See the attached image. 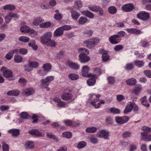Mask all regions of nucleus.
I'll list each match as a JSON object with an SVG mask.
<instances>
[{
	"mask_svg": "<svg viewBox=\"0 0 151 151\" xmlns=\"http://www.w3.org/2000/svg\"><path fill=\"white\" fill-rule=\"evenodd\" d=\"M85 52L88 54L89 53V50L85 48H80L78 50V52L80 54L79 55V60L82 63H87L90 59V57L87 56Z\"/></svg>",
	"mask_w": 151,
	"mask_h": 151,
	"instance_id": "obj_1",
	"label": "nucleus"
},
{
	"mask_svg": "<svg viewBox=\"0 0 151 151\" xmlns=\"http://www.w3.org/2000/svg\"><path fill=\"white\" fill-rule=\"evenodd\" d=\"M141 129L144 131L140 133L141 140L145 141H151V134H148L149 132H151V128L144 126L142 127Z\"/></svg>",
	"mask_w": 151,
	"mask_h": 151,
	"instance_id": "obj_2",
	"label": "nucleus"
},
{
	"mask_svg": "<svg viewBox=\"0 0 151 151\" xmlns=\"http://www.w3.org/2000/svg\"><path fill=\"white\" fill-rule=\"evenodd\" d=\"M52 33L50 32H47L40 37L41 42L43 44L48 43L52 37Z\"/></svg>",
	"mask_w": 151,
	"mask_h": 151,
	"instance_id": "obj_3",
	"label": "nucleus"
},
{
	"mask_svg": "<svg viewBox=\"0 0 151 151\" xmlns=\"http://www.w3.org/2000/svg\"><path fill=\"white\" fill-rule=\"evenodd\" d=\"M88 8L90 10L92 11L97 12H99L101 15H103L104 14V11L102 8L99 6L96 5H90L88 6Z\"/></svg>",
	"mask_w": 151,
	"mask_h": 151,
	"instance_id": "obj_4",
	"label": "nucleus"
},
{
	"mask_svg": "<svg viewBox=\"0 0 151 151\" xmlns=\"http://www.w3.org/2000/svg\"><path fill=\"white\" fill-rule=\"evenodd\" d=\"M109 132L105 130H100L96 134L97 136L99 138H103L106 139H109Z\"/></svg>",
	"mask_w": 151,
	"mask_h": 151,
	"instance_id": "obj_5",
	"label": "nucleus"
},
{
	"mask_svg": "<svg viewBox=\"0 0 151 151\" xmlns=\"http://www.w3.org/2000/svg\"><path fill=\"white\" fill-rule=\"evenodd\" d=\"M137 17L143 20H147L150 17L149 13L145 12H141L137 14Z\"/></svg>",
	"mask_w": 151,
	"mask_h": 151,
	"instance_id": "obj_6",
	"label": "nucleus"
},
{
	"mask_svg": "<svg viewBox=\"0 0 151 151\" xmlns=\"http://www.w3.org/2000/svg\"><path fill=\"white\" fill-rule=\"evenodd\" d=\"M128 120V117L126 116H124L122 117L117 116L115 117V119L116 123L119 124L126 123Z\"/></svg>",
	"mask_w": 151,
	"mask_h": 151,
	"instance_id": "obj_7",
	"label": "nucleus"
},
{
	"mask_svg": "<svg viewBox=\"0 0 151 151\" xmlns=\"http://www.w3.org/2000/svg\"><path fill=\"white\" fill-rule=\"evenodd\" d=\"M89 70V68L88 66L85 65L83 66L82 70V76L88 78L91 77L92 74H88Z\"/></svg>",
	"mask_w": 151,
	"mask_h": 151,
	"instance_id": "obj_8",
	"label": "nucleus"
},
{
	"mask_svg": "<svg viewBox=\"0 0 151 151\" xmlns=\"http://www.w3.org/2000/svg\"><path fill=\"white\" fill-rule=\"evenodd\" d=\"M123 11L125 12H130L134 9V5L132 4H129L123 5L122 7Z\"/></svg>",
	"mask_w": 151,
	"mask_h": 151,
	"instance_id": "obj_9",
	"label": "nucleus"
},
{
	"mask_svg": "<svg viewBox=\"0 0 151 151\" xmlns=\"http://www.w3.org/2000/svg\"><path fill=\"white\" fill-rule=\"evenodd\" d=\"M73 97V95L71 93L63 92L61 95L62 99L65 101H68L71 99Z\"/></svg>",
	"mask_w": 151,
	"mask_h": 151,
	"instance_id": "obj_10",
	"label": "nucleus"
},
{
	"mask_svg": "<svg viewBox=\"0 0 151 151\" xmlns=\"http://www.w3.org/2000/svg\"><path fill=\"white\" fill-rule=\"evenodd\" d=\"M142 90V88L140 85H136L133 88L132 93L136 95H138Z\"/></svg>",
	"mask_w": 151,
	"mask_h": 151,
	"instance_id": "obj_11",
	"label": "nucleus"
},
{
	"mask_svg": "<svg viewBox=\"0 0 151 151\" xmlns=\"http://www.w3.org/2000/svg\"><path fill=\"white\" fill-rule=\"evenodd\" d=\"M29 133L32 135H35L37 137H42L43 135L38 129H33L29 131Z\"/></svg>",
	"mask_w": 151,
	"mask_h": 151,
	"instance_id": "obj_12",
	"label": "nucleus"
},
{
	"mask_svg": "<svg viewBox=\"0 0 151 151\" xmlns=\"http://www.w3.org/2000/svg\"><path fill=\"white\" fill-rule=\"evenodd\" d=\"M91 78L88 79L87 83L89 86H92L94 85L96 82V75H91Z\"/></svg>",
	"mask_w": 151,
	"mask_h": 151,
	"instance_id": "obj_13",
	"label": "nucleus"
},
{
	"mask_svg": "<svg viewBox=\"0 0 151 151\" xmlns=\"http://www.w3.org/2000/svg\"><path fill=\"white\" fill-rule=\"evenodd\" d=\"M126 30L129 33L137 35H139L142 32L140 30L136 28H127Z\"/></svg>",
	"mask_w": 151,
	"mask_h": 151,
	"instance_id": "obj_14",
	"label": "nucleus"
},
{
	"mask_svg": "<svg viewBox=\"0 0 151 151\" xmlns=\"http://www.w3.org/2000/svg\"><path fill=\"white\" fill-rule=\"evenodd\" d=\"M119 38L117 35H115L111 36L109 39L110 42L112 44H117L119 42L118 38Z\"/></svg>",
	"mask_w": 151,
	"mask_h": 151,
	"instance_id": "obj_15",
	"label": "nucleus"
},
{
	"mask_svg": "<svg viewBox=\"0 0 151 151\" xmlns=\"http://www.w3.org/2000/svg\"><path fill=\"white\" fill-rule=\"evenodd\" d=\"M70 12L72 18L74 20H77L80 16L79 13L74 10L72 8L70 9Z\"/></svg>",
	"mask_w": 151,
	"mask_h": 151,
	"instance_id": "obj_16",
	"label": "nucleus"
},
{
	"mask_svg": "<svg viewBox=\"0 0 151 151\" xmlns=\"http://www.w3.org/2000/svg\"><path fill=\"white\" fill-rule=\"evenodd\" d=\"M67 65L70 68L75 70H78L79 68V65L75 63L68 62Z\"/></svg>",
	"mask_w": 151,
	"mask_h": 151,
	"instance_id": "obj_17",
	"label": "nucleus"
},
{
	"mask_svg": "<svg viewBox=\"0 0 151 151\" xmlns=\"http://www.w3.org/2000/svg\"><path fill=\"white\" fill-rule=\"evenodd\" d=\"M63 33V31L61 27L57 28L54 32L53 35L57 37L60 36Z\"/></svg>",
	"mask_w": 151,
	"mask_h": 151,
	"instance_id": "obj_18",
	"label": "nucleus"
},
{
	"mask_svg": "<svg viewBox=\"0 0 151 151\" xmlns=\"http://www.w3.org/2000/svg\"><path fill=\"white\" fill-rule=\"evenodd\" d=\"M3 76L4 77L8 78L13 76V73L10 70H6L3 72Z\"/></svg>",
	"mask_w": 151,
	"mask_h": 151,
	"instance_id": "obj_19",
	"label": "nucleus"
},
{
	"mask_svg": "<svg viewBox=\"0 0 151 151\" xmlns=\"http://www.w3.org/2000/svg\"><path fill=\"white\" fill-rule=\"evenodd\" d=\"M54 78V77L52 76H48L46 77L45 79H42L40 81L42 85L43 84L53 81Z\"/></svg>",
	"mask_w": 151,
	"mask_h": 151,
	"instance_id": "obj_20",
	"label": "nucleus"
},
{
	"mask_svg": "<svg viewBox=\"0 0 151 151\" xmlns=\"http://www.w3.org/2000/svg\"><path fill=\"white\" fill-rule=\"evenodd\" d=\"M83 43L85 44H86V47L89 49L93 48L95 45V43L94 42L87 40L84 41Z\"/></svg>",
	"mask_w": 151,
	"mask_h": 151,
	"instance_id": "obj_21",
	"label": "nucleus"
},
{
	"mask_svg": "<svg viewBox=\"0 0 151 151\" xmlns=\"http://www.w3.org/2000/svg\"><path fill=\"white\" fill-rule=\"evenodd\" d=\"M44 21V20L40 17H37L34 19L32 22L33 24L36 26L40 25V23Z\"/></svg>",
	"mask_w": 151,
	"mask_h": 151,
	"instance_id": "obj_22",
	"label": "nucleus"
},
{
	"mask_svg": "<svg viewBox=\"0 0 151 151\" xmlns=\"http://www.w3.org/2000/svg\"><path fill=\"white\" fill-rule=\"evenodd\" d=\"M81 13L83 15L90 18H92L94 17L93 14L88 10L83 11L81 12Z\"/></svg>",
	"mask_w": 151,
	"mask_h": 151,
	"instance_id": "obj_23",
	"label": "nucleus"
},
{
	"mask_svg": "<svg viewBox=\"0 0 151 151\" xmlns=\"http://www.w3.org/2000/svg\"><path fill=\"white\" fill-rule=\"evenodd\" d=\"M132 109V103H130V104H128L126 106L125 109L124 110V112L125 114H127L131 112Z\"/></svg>",
	"mask_w": 151,
	"mask_h": 151,
	"instance_id": "obj_24",
	"label": "nucleus"
},
{
	"mask_svg": "<svg viewBox=\"0 0 151 151\" xmlns=\"http://www.w3.org/2000/svg\"><path fill=\"white\" fill-rule=\"evenodd\" d=\"M34 92L33 89L31 88H28L23 90L24 94L26 96H28L33 94Z\"/></svg>",
	"mask_w": 151,
	"mask_h": 151,
	"instance_id": "obj_25",
	"label": "nucleus"
},
{
	"mask_svg": "<svg viewBox=\"0 0 151 151\" xmlns=\"http://www.w3.org/2000/svg\"><path fill=\"white\" fill-rule=\"evenodd\" d=\"M51 25V24L50 22H47L40 24L39 26L41 28H47L50 27Z\"/></svg>",
	"mask_w": 151,
	"mask_h": 151,
	"instance_id": "obj_26",
	"label": "nucleus"
},
{
	"mask_svg": "<svg viewBox=\"0 0 151 151\" xmlns=\"http://www.w3.org/2000/svg\"><path fill=\"white\" fill-rule=\"evenodd\" d=\"M19 93V92L18 90H11L8 91L7 94L9 96H17Z\"/></svg>",
	"mask_w": 151,
	"mask_h": 151,
	"instance_id": "obj_27",
	"label": "nucleus"
},
{
	"mask_svg": "<svg viewBox=\"0 0 151 151\" xmlns=\"http://www.w3.org/2000/svg\"><path fill=\"white\" fill-rule=\"evenodd\" d=\"M126 83L130 86H133L136 83V80L135 79L132 78L127 79L126 81Z\"/></svg>",
	"mask_w": 151,
	"mask_h": 151,
	"instance_id": "obj_28",
	"label": "nucleus"
},
{
	"mask_svg": "<svg viewBox=\"0 0 151 151\" xmlns=\"http://www.w3.org/2000/svg\"><path fill=\"white\" fill-rule=\"evenodd\" d=\"M109 112L113 114H119L120 113V110L118 109L112 107L109 109Z\"/></svg>",
	"mask_w": 151,
	"mask_h": 151,
	"instance_id": "obj_29",
	"label": "nucleus"
},
{
	"mask_svg": "<svg viewBox=\"0 0 151 151\" xmlns=\"http://www.w3.org/2000/svg\"><path fill=\"white\" fill-rule=\"evenodd\" d=\"M15 52H17V50L15 49L14 50H12L8 52L5 56L6 58L8 60L11 59L13 56V54H14Z\"/></svg>",
	"mask_w": 151,
	"mask_h": 151,
	"instance_id": "obj_30",
	"label": "nucleus"
},
{
	"mask_svg": "<svg viewBox=\"0 0 151 151\" xmlns=\"http://www.w3.org/2000/svg\"><path fill=\"white\" fill-rule=\"evenodd\" d=\"M9 133L12 134V136L17 137L19 134V129H11L9 131Z\"/></svg>",
	"mask_w": 151,
	"mask_h": 151,
	"instance_id": "obj_31",
	"label": "nucleus"
},
{
	"mask_svg": "<svg viewBox=\"0 0 151 151\" xmlns=\"http://www.w3.org/2000/svg\"><path fill=\"white\" fill-rule=\"evenodd\" d=\"M97 129L94 127H91L87 128L86 130V132L89 133H93L96 131Z\"/></svg>",
	"mask_w": 151,
	"mask_h": 151,
	"instance_id": "obj_32",
	"label": "nucleus"
},
{
	"mask_svg": "<svg viewBox=\"0 0 151 151\" xmlns=\"http://www.w3.org/2000/svg\"><path fill=\"white\" fill-rule=\"evenodd\" d=\"M19 41L24 42H28L30 40L29 38L26 36H22L20 37L18 39Z\"/></svg>",
	"mask_w": 151,
	"mask_h": 151,
	"instance_id": "obj_33",
	"label": "nucleus"
},
{
	"mask_svg": "<svg viewBox=\"0 0 151 151\" xmlns=\"http://www.w3.org/2000/svg\"><path fill=\"white\" fill-rule=\"evenodd\" d=\"M103 51V50H100V52L102 53L101 51ZM102 58L104 61H106L108 60L109 58V56L107 53L106 52L102 53Z\"/></svg>",
	"mask_w": 151,
	"mask_h": 151,
	"instance_id": "obj_34",
	"label": "nucleus"
},
{
	"mask_svg": "<svg viewBox=\"0 0 151 151\" xmlns=\"http://www.w3.org/2000/svg\"><path fill=\"white\" fill-rule=\"evenodd\" d=\"M108 12L111 14H114L116 13L117 10L116 8L114 6H111L108 8Z\"/></svg>",
	"mask_w": 151,
	"mask_h": 151,
	"instance_id": "obj_35",
	"label": "nucleus"
},
{
	"mask_svg": "<svg viewBox=\"0 0 151 151\" xmlns=\"http://www.w3.org/2000/svg\"><path fill=\"white\" fill-rule=\"evenodd\" d=\"M64 122L66 125L68 126L72 125H74L75 126H78L79 125V124H75L74 122H72L70 120H65L64 121Z\"/></svg>",
	"mask_w": 151,
	"mask_h": 151,
	"instance_id": "obj_36",
	"label": "nucleus"
},
{
	"mask_svg": "<svg viewBox=\"0 0 151 151\" xmlns=\"http://www.w3.org/2000/svg\"><path fill=\"white\" fill-rule=\"evenodd\" d=\"M87 19L85 17H81L78 19V22L80 24L83 25L87 21Z\"/></svg>",
	"mask_w": 151,
	"mask_h": 151,
	"instance_id": "obj_37",
	"label": "nucleus"
},
{
	"mask_svg": "<svg viewBox=\"0 0 151 151\" xmlns=\"http://www.w3.org/2000/svg\"><path fill=\"white\" fill-rule=\"evenodd\" d=\"M28 63H29V66L32 67V68H37L39 65L38 63L37 62L35 61H29Z\"/></svg>",
	"mask_w": 151,
	"mask_h": 151,
	"instance_id": "obj_38",
	"label": "nucleus"
},
{
	"mask_svg": "<svg viewBox=\"0 0 151 151\" xmlns=\"http://www.w3.org/2000/svg\"><path fill=\"white\" fill-rule=\"evenodd\" d=\"M23 58L21 56L16 55L14 57V60L17 63H20L22 61Z\"/></svg>",
	"mask_w": 151,
	"mask_h": 151,
	"instance_id": "obj_39",
	"label": "nucleus"
},
{
	"mask_svg": "<svg viewBox=\"0 0 151 151\" xmlns=\"http://www.w3.org/2000/svg\"><path fill=\"white\" fill-rule=\"evenodd\" d=\"M46 136L47 137L50 139H53V140L57 142L58 141V138L56 137L54 135H53L52 134H50L48 132H47L46 134Z\"/></svg>",
	"mask_w": 151,
	"mask_h": 151,
	"instance_id": "obj_40",
	"label": "nucleus"
},
{
	"mask_svg": "<svg viewBox=\"0 0 151 151\" xmlns=\"http://www.w3.org/2000/svg\"><path fill=\"white\" fill-rule=\"evenodd\" d=\"M69 79L72 80H75L79 78V76L76 74L74 73L70 74L68 76Z\"/></svg>",
	"mask_w": 151,
	"mask_h": 151,
	"instance_id": "obj_41",
	"label": "nucleus"
},
{
	"mask_svg": "<svg viewBox=\"0 0 151 151\" xmlns=\"http://www.w3.org/2000/svg\"><path fill=\"white\" fill-rule=\"evenodd\" d=\"M3 9L4 10L9 9L12 11L14 10L15 9V7L14 5L9 4L4 6Z\"/></svg>",
	"mask_w": 151,
	"mask_h": 151,
	"instance_id": "obj_42",
	"label": "nucleus"
},
{
	"mask_svg": "<svg viewBox=\"0 0 151 151\" xmlns=\"http://www.w3.org/2000/svg\"><path fill=\"white\" fill-rule=\"evenodd\" d=\"M62 136L63 137L69 139L72 137V134L71 132H65L63 133Z\"/></svg>",
	"mask_w": 151,
	"mask_h": 151,
	"instance_id": "obj_43",
	"label": "nucleus"
},
{
	"mask_svg": "<svg viewBox=\"0 0 151 151\" xmlns=\"http://www.w3.org/2000/svg\"><path fill=\"white\" fill-rule=\"evenodd\" d=\"M52 126L54 127L57 129H63L65 128L64 126H61L59 124L58 122H55L52 124Z\"/></svg>",
	"mask_w": 151,
	"mask_h": 151,
	"instance_id": "obj_44",
	"label": "nucleus"
},
{
	"mask_svg": "<svg viewBox=\"0 0 151 151\" xmlns=\"http://www.w3.org/2000/svg\"><path fill=\"white\" fill-rule=\"evenodd\" d=\"M51 65L49 63L44 64L43 66V68L44 69V71H46L47 72H48V71L51 69Z\"/></svg>",
	"mask_w": 151,
	"mask_h": 151,
	"instance_id": "obj_45",
	"label": "nucleus"
},
{
	"mask_svg": "<svg viewBox=\"0 0 151 151\" xmlns=\"http://www.w3.org/2000/svg\"><path fill=\"white\" fill-rule=\"evenodd\" d=\"M20 30L22 32L28 33L29 32L30 29L28 26H24L21 27L20 28Z\"/></svg>",
	"mask_w": 151,
	"mask_h": 151,
	"instance_id": "obj_46",
	"label": "nucleus"
},
{
	"mask_svg": "<svg viewBox=\"0 0 151 151\" xmlns=\"http://www.w3.org/2000/svg\"><path fill=\"white\" fill-rule=\"evenodd\" d=\"M75 7L78 9L81 8L82 6V4L81 1L79 0H77L74 3Z\"/></svg>",
	"mask_w": 151,
	"mask_h": 151,
	"instance_id": "obj_47",
	"label": "nucleus"
},
{
	"mask_svg": "<svg viewBox=\"0 0 151 151\" xmlns=\"http://www.w3.org/2000/svg\"><path fill=\"white\" fill-rule=\"evenodd\" d=\"M10 12L8 13L6 16L5 17V21L6 23L9 22L12 19L11 16Z\"/></svg>",
	"mask_w": 151,
	"mask_h": 151,
	"instance_id": "obj_48",
	"label": "nucleus"
},
{
	"mask_svg": "<svg viewBox=\"0 0 151 151\" xmlns=\"http://www.w3.org/2000/svg\"><path fill=\"white\" fill-rule=\"evenodd\" d=\"M93 33V31L92 29H87L85 30L83 32V34L84 35H88L89 37H90Z\"/></svg>",
	"mask_w": 151,
	"mask_h": 151,
	"instance_id": "obj_49",
	"label": "nucleus"
},
{
	"mask_svg": "<svg viewBox=\"0 0 151 151\" xmlns=\"http://www.w3.org/2000/svg\"><path fill=\"white\" fill-rule=\"evenodd\" d=\"M47 44V46L52 47H55L57 45V43L54 40H51Z\"/></svg>",
	"mask_w": 151,
	"mask_h": 151,
	"instance_id": "obj_50",
	"label": "nucleus"
},
{
	"mask_svg": "<svg viewBox=\"0 0 151 151\" xmlns=\"http://www.w3.org/2000/svg\"><path fill=\"white\" fill-rule=\"evenodd\" d=\"M98 99H95L94 101H92L91 102V104L96 108H99L100 107L101 105L99 103H98L97 104H95L96 102H97Z\"/></svg>",
	"mask_w": 151,
	"mask_h": 151,
	"instance_id": "obj_51",
	"label": "nucleus"
},
{
	"mask_svg": "<svg viewBox=\"0 0 151 151\" xmlns=\"http://www.w3.org/2000/svg\"><path fill=\"white\" fill-rule=\"evenodd\" d=\"M21 117L23 119H27L30 118V116L26 112H23L21 114Z\"/></svg>",
	"mask_w": 151,
	"mask_h": 151,
	"instance_id": "obj_52",
	"label": "nucleus"
},
{
	"mask_svg": "<svg viewBox=\"0 0 151 151\" xmlns=\"http://www.w3.org/2000/svg\"><path fill=\"white\" fill-rule=\"evenodd\" d=\"M2 143L3 151H9V146L8 145L4 142H2Z\"/></svg>",
	"mask_w": 151,
	"mask_h": 151,
	"instance_id": "obj_53",
	"label": "nucleus"
},
{
	"mask_svg": "<svg viewBox=\"0 0 151 151\" xmlns=\"http://www.w3.org/2000/svg\"><path fill=\"white\" fill-rule=\"evenodd\" d=\"M93 72L98 75H99L102 74L100 68H94L93 69Z\"/></svg>",
	"mask_w": 151,
	"mask_h": 151,
	"instance_id": "obj_54",
	"label": "nucleus"
},
{
	"mask_svg": "<svg viewBox=\"0 0 151 151\" xmlns=\"http://www.w3.org/2000/svg\"><path fill=\"white\" fill-rule=\"evenodd\" d=\"M86 145V143L84 141H82L79 142L77 145V147L79 149L84 147Z\"/></svg>",
	"mask_w": 151,
	"mask_h": 151,
	"instance_id": "obj_55",
	"label": "nucleus"
},
{
	"mask_svg": "<svg viewBox=\"0 0 151 151\" xmlns=\"http://www.w3.org/2000/svg\"><path fill=\"white\" fill-rule=\"evenodd\" d=\"M54 18L57 20H60L62 18V15L60 13L55 14L54 15Z\"/></svg>",
	"mask_w": 151,
	"mask_h": 151,
	"instance_id": "obj_56",
	"label": "nucleus"
},
{
	"mask_svg": "<svg viewBox=\"0 0 151 151\" xmlns=\"http://www.w3.org/2000/svg\"><path fill=\"white\" fill-rule=\"evenodd\" d=\"M135 63L136 65L138 67H141L143 66L144 63L141 60H137L135 62Z\"/></svg>",
	"mask_w": 151,
	"mask_h": 151,
	"instance_id": "obj_57",
	"label": "nucleus"
},
{
	"mask_svg": "<svg viewBox=\"0 0 151 151\" xmlns=\"http://www.w3.org/2000/svg\"><path fill=\"white\" fill-rule=\"evenodd\" d=\"M61 27V28L63 31L64 30H70L71 28V26L69 25H65Z\"/></svg>",
	"mask_w": 151,
	"mask_h": 151,
	"instance_id": "obj_58",
	"label": "nucleus"
},
{
	"mask_svg": "<svg viewBox=\"0 0 151 151\" xmlns=\"http://www.w3.org/2000/svg\"><path fill=\"white\" fill-rule=\"evenodd\" d=\"M116 97L117 101L119 102L121 101L124 99V96L122 95H117Z\"/></svg>",
	"mask_w": 151,
	"mask_h": 151,
	"instance_id": "obj_59",
	"label": "nucleus"
},
{
	"mask_svg": "<svg viewBox=\"0 0 151 151\" xmlns=\"http://www.w3.org/2000/svg\"><path fill=\"white\" fill-rule=\"evenodd\" d=\"M123 46L122 45H118L116 46L114 48V50L116 51H118L123 48Z\"/></svg>",
	"mask_w": 151,
	"mask_h": 151,
	"instance_id": "obj_60",
	"label": "nucleus"
},
{
	"mask_svg": "<svg viewBox=\"0 0 151 151\" xmlns=\"http://www.w3.org/2000/svg\"><path fill=\"white\" fill-rule=\"evenodd\" d=\"M19 82L20 83L21 85L23 86H24L26 84L27 82V81L24 79L20 78L19 79Z\"/></svg>",
	"mask_w": 151,
	"mask_h": 151,
	"instance_id": "obj_61",
	"label": "nucleus"
},
{
	"mask_svg": "<svg viewBox=\"0 0 151 151\" xmlns=\"http://www.w3.org/2000/svg\"><path fill=\"white\" fill-rule=\"evenodd\" d=\"M27 147L29 148H33L34 145L33 143L32 142L29 141L27 142L26 144Z\"/></svg>",
	"mask_w": 151,
	"mask_h": 151,
	"instance_id": "obj_62",
	"label": "nucleus"
},
{
	"mask_svg": "<svg viewBox=\"0 0 151 151\" xmlns=\"http://www.w3.org/2000/svg\"><path fill=\"white\" fill-rule=\"evenodd\" d=\"M144 73L146 76L151 78V71L149 70H145L144 71Z\"/></svg>",
	"mask_w": 151,
	"mask_h": 151,
	"instance_id": "obj_63",
	"label": "nucleus"
},
{
	"mask_svg": "<svg viewBox=\"0 0 151 151\" xmlns=\"http://www.w3.org/2000/svg\"><path fill=\"white\" fill-rule=\"evenodd\" d=\"M32 118L33 119V121L32 122L33 123H35L37 122L38 117L36 114H33L32 117Z\"/></svg>",
	"mask_w": 151,
	"mask_h": 151,
	"instance_id": "obj_64",
	"label": "nucleus"
}]
</instances>
